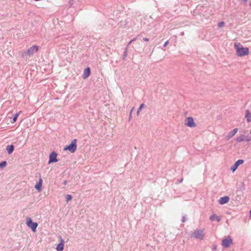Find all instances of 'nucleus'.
<instances>
[{"label":"nucleus","mask_w":251,"mask_h":251,"mask_svg":"<svg viewBox=\"0 0 251 251\" xmlns=\"http://www.w3.org/2000/svg\"><path fill=\"white\" fill-rule=\"evenodd\" d=\"M237 50V54L239 56H243L249 54V49L248 48L240 47L237 45L234 46Z\"/></svg>","instance_id":"1"},{"label":"nucleus","mask_w":251,"mask_h":251,"mask_svg":"<svg viewBox=\"0 0 251 251\" xmlns=\"http://www.w3.org/2000/svg\"><path fill=\"white\" fill-rule=\"evenodd\" d=\"M38 50V46L36 45L32 46L29 49L25 51L24 53L22 54V56L24 57L25 55H27L29 56L33 55L34 53L37 52Z\"/></svg>","instance_id":"2"},{"label":"nucleus","mask_w":251,"mask_h":251,"mask_svg":"<svg viewBox=\"0 0 251 251\" xmlns=\"http://www.w3.org/2000/svg\"><path fill=\"white\" fill-rule=\"evenodd\" d=\"M76 139H75L72 141L70 145L64 149V150L69 151L71 153H73L76 151Z\"/></svg>","instance_id":"3"},{"label":"nucleus","mask_w":251,"mask_h":251,"mask_svg":"<svg viewBox=\"0 0 251 251\" xmlns=\"http://www.w3.org/2000/svg\"><path fill=\"white\" fill-rule=\"evenodd\" d=\"M26 225L30 227L33 232H35L36 230L38 224L35 222H33L31 219L29 217L27 218Z\"/></svg>","instance_id":"4"},{"label":"nucleus","mask_w":251,"mask_h":251,"mask_svg":"<svg viewBox=\"0 0 251 251\" xmlns=\"http://www.w3.org/2000/svg\"><path fill=\"white\" fill-rule=\"evenodd\" d=\"M192 237H194L197 239L202 240L203 239L204 236V233L203 230H197L195 231L193 233Z\"/></svg>","instance_id":"5"},{"label":"nucleus","mask_w":251,"mask_h":251,"mask_svg":"<svg viewBox=\"0 0 251 251\" xmlns=\"http://www.w3.org/2000/svg\"><path fill=\"white\" fill-rule=\"evenodd\" d=\"M185 125L190 127H194L196 126V124L194 122V119L192 117H189L186 118Z\"/></svg>","instance_id":"6"},{"label":"nucleus","mask_w":251,"mask_h":251,"mask_svg":"<svg viewBox=\"0 0 251 251\" xmlns=\"http://www.w3.org/2000/svg\"><path fill=\"white\" fill-rule=\"evenodd\" d=\"M232 240L230 236H228L226 238L222 240V246L225 248H228L229 247L230 244L232 243Z\"/></svg>","instance_id":"7"},{"label":"nucleus","mask_w":251,"mask_h":251,"mask_svg":"<svg viewBox=\"0 0 251 251\" xmlns=\"http://www.w3.org/2000/svg\"><path fill=\"white\" fill-rule=\"evenodd\" d=\"M57 154L55 151H52L49 156V163H55L58 161L57 159Z\"/></svg>","instance_id":"8"},{"label":"nucleus","mask_w":251,"mask_h":251,"mask_svg":"<svg viewBox=\"0 0 251 251\" xmlns=\"http://www.w3.org/2000/svg\"><path fill=\"white\" fill-rule=\"evenodd\" d=\"M238 128H235L234 129L230 131L228 134L226 136V139L228 140L233 137L238 131Z\"/></svg>","instance_id":"9"},{"label":"nucleus","mask_w":251,"mask_h":251,"mask_svg":"<svg viewBox=\"0 0 251 251\" xmlns=\"http://www.w3.org/2000/svg\"><path fill=\"white\" fill-rule=\"evenodd\" d=\"M244 163V160H242V159H239L234 164V165L231 167V170L234 172L235 171L237 168H238V167L243 164Z\"/></svg>","instance_id":"10"},{"label":"nucleus","mask_w":251,"mask_h":251,"mask_svg":"<svg viewBox=\"0 0 251 251\" xmlns=\"http://www.w3.org/2000/svg\"><path fill=\"white\" fill-rule=\"evenodd\" d=\"M229 201V198L228 196L221 197L219 200V203L220 204H224L227 203Z\"/></svg>","instance_id":"11"},{"label":"nucleus","mask_w":251,"mask_h":251,"mask_svg":"<svg viewBox=\"0 0 251 251\" xmlns=\"http://www.w3.org/2000/svg\"><path fill=\"white\" fill-rule=\"evenodd\" d=\"M90 73H91V71H90V68H89V67L86 68L84 71V73L83 74V78L84 79L87 78L90 75Z\"/></svg>","instance_id":"12"},{"label":"nucleus","mask_w":251,"mask_h":251,"mask_svg":"<svg viewBox=\"0 0 251 251\" xmlns=\"http://www.w3.org/2000/svg\"><path fill=\"white\" fill-rule=\"evenodd\" d=\"M209 219L211 221H216L218 222H220L221 220V217L216 215L215 214H212L209 217Z\"/></svg>","instance_id":"13"},{"label":"nucleus","mask_w":251,"mask_h":251,"mask_svg":"<svg viewBox=\"0 0 251 251\" xmlns=\"http://www.w3.org/2000/svg\"><path fill=\"white\" fill-rule=\"evenodd\" d=\"M64 241L61 239V242L57 246L56 249L57 251H62L64 249Z\"/></svg>","instance_id":"14"},{"label":"nucleus","mask_w":251,"mask_h":251,"mask_svg":"<svg viewBox=\"0 0 251 251\" xmlns=\"http://www.w3.org/2000/svg\"><path fill=\"white\" fill-rule=\"evenodd\" d=\"M245 117L248 123L251 122V113L250 112L249 110H246Z\"/></svg>","instance_id":"15"},{"label":"nucleus","mask_w":251,"mask_h":251,"mask_svg":"<svg viewBox=\"0 0 251 251\" xmlns=\"http://www.w3.org/2000/svg\"><path fill=\"white\" fill-rule=\"evenodd\" d=\"M14 146L13 145H9L6 148V150L9 154L12 153L14 151Z\"/></svg>","instance_id":"16"},{"label":"nucleus","mask_w":251,"mask_h":251,"mask_svg":"<svg viewBox=\"0 0 251 251\" xmlns=\"http://www.w3.org/2000/svg\"><path fill=\"white\" fill-rule=\"evenodd\" d=\"M245 135L244 134L240 135L236 138V141L238 142H241L245 140Z\"/></svg>","instance_id":"17"},{"label":"nucleus","mask_w":251,"mask_h":251,"mask_svg":"<svg viewBox=\"0 0 251 251\" xmlns=\"http://www.w3.org/2000/svg\"><path fill=\"white\" fill-rule=\"evenodd\" d=\"M21 112V111H20L19 112L16 113L15 115V116H14V117H13V118L12 119V122L13 123H15L16 121V120H17V118H18V116H19V114H20V113Z\"/></svg>","instance_id":"18"},{"label":"nucleus","mask_w":251,"mask_h":251,"mask_svg":"<svg viewBox=\"0 0 251 251\" xmlns=\"http://www.w3.org/2000/svg\"><path fill=\"white\" fill-rule=\"evenodd\" d=\"M42 184L37 183L35 186V188L38 191H40L41 190Z\"/></svg>","instance_id":"19"},{"label":"nucleus","mask_w":251,"mask_h":251,"mask_svg":"<svg viewBox=\"0 0 251 251\" xmlns=\"http://www.w3.org/2000/svg\"><path fill=\"white\" fill-rule=\"evenodd\" d=\"M144 107H145V105L144 104V103H142L140 105V107L139 108V109H138L137 111V114L138 115L140 110L143 108H144Z\"/></svg>","instance_id":"20"},{"label":"nucleus","mask_w":251,"mask_h":251,"mask_svg":"<svg viewBox=\"0 0 251 251\" xmlns=\"http://www.w3.org/2000/svg\"><path fill=\"white\" fill-rule=\"evenodd\" d=\"M6 165V162L5 161H3L0 162V168H2L5 167Z\"/></svg>","instance_id":"21"},{"label":"nucleus","mask_w":251,"mask_h":251,"mask_svg":"<svg viewBox=\"0 0 251 251\" xmlns=\"http://www.w3.org/2000/svg\"><path fill=\"white\" fill-rule=\"evenodd\" d=\"M66 201L68 202L69 201L72 199V197L71 195L68 194L66 197Z\"/></svg>","instance_id":"22"},{"label":"nucleus","mask_w":251,"mask_h":251,"mask_svg":"<svg viewBox=\"0 0 251 251\" xmlns=\"http://www.w3.org/2000/svg\"><path fill=\"white\" fill-rule=\"evenodd\" d=\"M245 140L247 142H250L251 141V137L245 135Z\"/></svg>","instance_id":"23"},{"label":"nucleus","mask_w":251,"mask_h":251,"mask_svg":"<svg viewBox=\"0 0 251 251\" xmlns=\"http://www.w3.org/2000/svg\"><path fill=\"white\" fill-rule=\"evenodd\" d=\"M225 25V23L224 22H220L218 24V26L219 27H222Z\"/></svg>","instance_id":"24"},{"label":"nucleus","mask_w":251,"mask_h":251,"mask_svg":"<svg viewBox=\"0 0 251 251\" xmlns=\"http://www.w3.org/2000/svg\"><path fill=\"white\" fill-rule=\"evenodd\" d=\"M42 182H43L42 179L41 177H40L38 183L42 184Z\"/></svg>","instance_id":"25"},{"label":"nucleus","mask_w":251,"mask_h":251,"mask_svg":"<svg viewBox=\"0 0 251 251\" xmlns=\"http://www.w3.org/2000/svg\"><path fill=\"white\" fill-rule=\"evenodd\" d=\"M143 40L144 41H146V42H148V41H149V38H146V37H144V38H143Z\"/></svg>","instance_id":"26"},{"label":"nucleus","mask_w":251,"mask_h":251,"mask_svg":"<svg viewBox=\"0 0 251 251\" xmlns=\"http://www.w3.org/2000/svg\"><path fill=\"white\" fill-rule=\"evenodd\" d=\"M169 44V41H167L166 42H165V43H164V47H166L167 46V45Z\"/></svg>","instance_id":"27"},{"label":"nucleus","mask_w":251,"mask_h":251,"mask_svg":"<svg viewBox=\"0 0 251 251\" xmlns=\"http://www.w3.org/2000/svg\"><path fill=\"white\" fill-rule=\"evenodd\" d=\"M182 222L183 223H184L185 222V216H183L182 217Z\"/></svg>","instance_id":"28"},{"label":"nucleus","mask_w":251,"mask_h":251,"mask_svg":"<svg viewBox=\"0 0 251 251\" xmlns=\"http://www.w3.org/2000/svg\"><path fill=\"white\" fill-rule=\"evenodd\" d=\"M126 50H127V49H126V51L124 53V57L126 56Z\"/></svg>","instance_id":"29"},{"label":"nucleus","mask_w":251,"mask_h":251,"mask_svg":"<svg viewBox=\"0 0 251 251\" xmlns=\"http://www.w3.org/2000/svg\"><path fill=\"white\" fill-rule=\"evenodd\" d=\"M136 39H137V37H135V38H133V39H132V40H131V42H134V41H135L136 40Z\"/></svg>","instance_id":"30"},{"label":"nucleus","mask_w":251,"mask_h":251,"mask_svg":"<svg viewBox=\"0 0 251 251\" xmlns=\"http://www.w3.org/2000/svg\"><path fill=\"white\" fill-rule=\"evenodd\" d=\"M132 42H131V40L129 41V42L128 44V46L132 43Z\"/></svg>","instance_id":"31"},{"label":"nucleus","mask_w":251,"mask_h":251,"mask_svg":"<svg viewBox=\"0 0 251 251\" xmlns=\"http://www.w3.org/2000/svg\"><path fill=\"white\" fill-rule=\"evenodd\" d=\"M244 2L246 3L247 2V0H243Z\"/></svg>","instance_id":"32"},{"label":"nucleus","mask_w":251,"mask_h":251,"mask_svg":"<svg viewBox=\"0 0 251 251\" xmlns=\"http://www.w3.org/2000/svg\"><path fill=\"white\" fill-rule=\"evenodd\" d=\"M182 180H183V179H181V180H180L179 182H181L182 181Z\"/></svg>","instance_id":"33"},{"label":"nucleus","mask_w":251,"mask_h":251,"mask_svg":"<svg viewBox=\"0 0 251 251\" xmlns=\"http://www.w3.org/2000/svg\"><path fill=\"white\" fill-rule=\"evenodd\" d=\"M132 110H133V109H132L131 110L130 114L131 113V112H132Z\"/></svg>","instance_id":"34"},{"label":"nucleus","mask_w":251,"mask_h":251,"mask_svg":"<svg viewBox=\"0 0 251 251\" xmlns=\"http://www.w3.org/2000/svg\"><path fill=\"white\" fill-rule=\"evenodd\" d=\"M64 184H66V181H64Z\"/></svg>","instance_id":"35"},{"label":"nucleus","mask_w":251,"mask_h":251,"mask_svg":"<svg viewBox=\"0 0 251 251\" xmlns=\"http://www.w3.org/2000/svg\"><path fill=\"white\" fill-rule=\"evenodd\" d=\"M183 34H184V33H183V32H182V33H181V35H183Z\"/></svg>","instance_id":"36"},{"label":"nucleus","mask_w":251,"mask_h":251,"mask_svg":"<svg viewBox=\"0 0 251 251\" xmlns=\"http://www.w3.org/2000/svg\"><path fill=\"white\" fill-rule=\"evenodd\" d=\"M250 215L251 216V210L250 211Z\"/></svg>","instance_id":"37"},{"label":"nucleus","mask_w":251,"mask_h":251,"mask_svg":"<svg viewBox=\"0 0 251 251\" xmlns=\"http://www.w3.org/2000/svg\"><path fill=\"white\" fill-rule=\"evenodd\" d=\"M250 133L251 134V131H250Z\"/></svg>","instance_id":"38"},{"label":"nucleus","mask_w":251,"mask_h":251,"mask_svg":"<svg viewBox=\"0 0 251 251\" xmlns=\"http://www.w3.org/2000/svg\"><path fill=\"white\" fill-rule=\"evenodd\" d=\"M250 6H251V3H250Z\"/></svg>","instance_id":"39"}]
</instances>
